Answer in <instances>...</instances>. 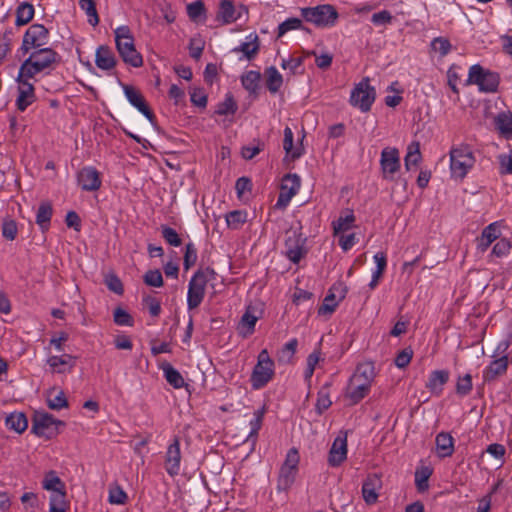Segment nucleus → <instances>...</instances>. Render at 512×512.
<instances>
[{
    "mask_svg": "<svg viewBox=\"0 0 512 512\" xmlns=\"http://www.w3.org/2000/svg\"><path fill=\"white\" fill-rule=\"evenodd\" d=\"M375 376V366L372 362L360 363L357 366L347 389V397L352 404H357L368 394Z\"/></svg>",
    "mask_w": 512,
    "mask_h": 512,
    "instance_id": "obj_1",
    "label": "nucleus"
},
{
    "mask_svg": "<svg viewBox=\"0 0 512 512\" xmlns=\"http://www.w3.org/2000/svg\"><path fill=\"white\" fill-rule=\"evenodd\" d=\"M59 62V56L51 48H40L30 54V56L21 64L19 71L20 77H32L51 69L54 64Z\"/></svg>",
    "mask_w": 512,
    "mask_h": 512,
    "instance_id": "obj_2",
    "label": "nucleus"
},
{
    "mask_svg": "<svg viewBox=\"0 0 512 512\" xmlns=\"http://www.w3.org/2000/svg\"><path fill=\"white\" fill-rule=\"evenodd\" d=\"M115 42L117 51L122 60L132 67H141L143 59L141 54L136 50L134 45V37L128 26H120L115 31Z\"/></svg>",
    "mask_w": 512,
    "mask_h": 512,
    "instance_id": "obj_3",
    "label": "nucleus"
},
{
    "mask_svg": "<svg viewBox=\"0 0 512 512\" xmlns=\"http://www.w3.org/2000/svg\"><path fill=\"white\" fill-rule=\"evenodd\" d=\"M450 169L453 177L463 179L475 164L470 146L461 144L450 150Z\"/></svg>",
    "mask_w": 512,
    "mask_h": 512,
    "instance_id": "obj_4",
    "label": "nucleus"
},
{
    "mask_svg": "<svg viewBox=\"0 0 512 512\" xmlns=\"http://www.w3.org/2000/svg\"><path fill=\"white\" fill-rule=\"evenodd\" d=\"M300 12L305 21L321 28L334 26L339 17L335 7L330 4L304 7L300 9Z\"/></svg>",
    "mask_w": 512,
    "mask_h": 512,
    "instance_id": "obj_5",
    "label": "nucleus"
},
{
    "mask_svg": "<svg viewBox=\"0 0 512 512\" xmlns=\"http://www.w3.org/2000/svg\"><path fill=\"white\" fill-rule=\"evenodd\" d=\"M213 269L198 270L190 279L187 293V306L189 310L196 309L204 299L205 287L210 277L214 276Z\"/></svg>",
    "mask_w": 512,
    "mask_h": 512,
    "instance_id": "obj_6",
    "label": "nucleus"
},
{
    "mask_svg": "<svg viewBox=\"0 0 512 512\" xmlns=\"http://www.w3.org/2000/svg\"><path fill=\"white\" fill-rule=\"evenodd\" d=\"M299 462L300 456L298 450L296 448L289 449L279 471L277 481V489L279 491H287L293 485L298 473Z\"/></svg>",
    "mask_w": 512,
    "mask_h": 512,
    "instance_id": "obj_7",
    "label": "nucleus"
},
{
    "mask_svg": "<svg viewBox=\"0 0 512 512\" xmlns=\"http://www.w3.org/2000/svg\"><path fill=\"white\" fill-rule=\"evenodd\" d=\"M499 81L500 78L497 73L486 70L479 64H475L469 69L467 83L478 85L479 90L482 92H496Z\"/></svg>",
    "mask_w": 512,
    "mask_h": 512,
    "instance_id": "obj_8",
    "label": "nucleus"
},
{
    "mask_svg": "<svg viewBox=\"0 0 512 512\" xmlns=\"http://www.w3.org/2000/svg\"><path fill=\"white\" fill-rule=\"evenodd\" d=\"M274 376V362L266 349H263L257 359L252 375L251 384L254 389L263 388Z\"/></svg>",
    "mask_w": 512,
    "mask_h": 512,
    "instance_id": "obj_9",
    "label": "nucleus"
},
{
    "mask_svg": "<svg viewBox=\"0 0 512 512\" xmlns=\"http://www.w3.org/2000/svg\"><path fill=\"white\" fill-rule=\"evenodd\" d=\"M64 425L63 421L56 419L52 414L37 412L33 417L31 432L39 437L51 439L59 433V426Z\"/></svg>",
    "mask_w": 512,
    "mask_h": 512,
    "instance_id": "obj_10",
    "label": "nucleus"
},
{
    "mask_svg": "<svg viewBox=\"0 0 512 512\" xmlns=\"http://www.w3.org/2000/svg\"><path fill=\"white\" fill-rule=\"evenodd\" d=\"M376 91L370 85L369 78L362 79L353 88L350 95V104L359 108L362 112H368L375 101Z\"/></svg>",
    "mask_w": 512,
    "mask_h": 512,
    "instance_id": "obj_11",
    "label": "nucleus"
},
{
    "mask_svg": "<svg viewBox=\"0 0 512 512\" xmlns=\"http://www.w3.org/2000/svg\"><path fill=\"white\" fill-rule=\"evenodd\" d=\"M49 31L42 24L31 25L24 34L21 49L27 53L32 48H40L48 43Z\"/></svg>",
    "mask_w": 512,
    "mask_h": 512,
    "instance_id": "obj_12",
    "label": "nucleus"
},
{
    "mask_svg": "<svg viewBox=\"0 0 512 512\" xmlns=\"http://www.w3.org/2000/svg\"><path fill=\"white\" fill-rule=\"evenodd\" d=\"M32 77H20V72L16 78L18 83V96L16 99V107L19 111L23 112L36 101L34 86L29 80Z\"/></svg>",
    "mask_w": 512,
    "mask_h": 512,
    "instance_id": "obj_13",
    "label": "nucleus"
},
{
    "mask_svg": "<svg viewBox=\"0 0 512 512\" xmlns=\"http://www.w3.org/2000/svg\"><path fill=\"white\" fill-rule=\"evenodd\" d=\"M383 178L392 180L393 176L400 169V156L396 148L386 147L381 152L380 159Z\"/></svg>",
    "mask_w": 512,
    "mask_h": 512,
    "instance_id": "obj_14",
    "label": "nucleus"
},
{
    "mask_svg": "<svg viewBox=\"0 0 512 512\" xmlns=\"http://www.w3.org/2000/svg\"><path fill=\"white\" fill-rule=\"evenodd\" d=\"M124 94L129 103L141 112L151 123L155 121V115L147 105L141 92L132 85L122 84Z\"/></svg>",
    "mask_w": 512,
    "mask_h": 512,
    "instance_id": "obj_15",
    "label": "nucleus"
},
{
    "mask_svg": "<svg viewBox=\"0 0 512 512\" xmlns=\"http://www.w3.org/2000/svg\"><path fill=\"white\" fill-rule=\"evenodd\" d=\"M77 182L84 191H97L102 184L100 173L92 166H86L77 173Z\"/></svg>",
    "mask_w": 512,
    "mask_h": 512,
    "instance_id": "obj_16",
    "label": "nucleus"
},
{
    "mask_svg": "<svg viewBox=\"0 0 512 512\" xmlns=\"http://www.w3.org/2000/svg\"><path fill=\"white\" fill-rule=\"evenodd\" d=\"M180 461V441L178 437H175L173 442L168 446L165 456V469L170 476L179 474Z\"/></svg>",
    "mask_w": 512,
    "mask_h": 512,
    "instance_id": "obj_17",
    "label": "nucleus"
},
{
    "mask_svg": "<svg viewBox=\"0 0 512 512\" xmlns=\"http://www.w3.org/2000/svg\"><path fill=\"white\" fill-rule=\"evenodd\" d=\"M382 488L381 478L377 474H369L362 485V496L366 504L373 505L378 500V491Z\"/></svg>",
    "mask_w": 512,
    "mask_h": 512,
    "instance_id": "obj_18",
    "label": "nucleus"
},
{
    "mask_svg": "<svg viewBox=\"0 0 512 512\" xmlns=\"http://www.w3.org/2000/svg\"><path fill=\"white\" fill-rule=\"evenodd\" d=\"M347 457V438L337 436L329 451L328 463L330 466H339Z\"/></svg>",
    "mask_w": 512,
    "mask_h": 512,
    "instance_id": "obj_19",
    "label": "nucleus"
},
{
    "mask_svg": "<svg viewBox=\"0 0 512 512\" xmlns=\"http://www.w3.org/2000/svg\"><path fill=\"white\" fill-rule=\"evenodd\" d=\"M493 360L483 371V380L484 382H492L495 381L498 377L504 375L508 369V356L495 357Z\"/></svg>",
    "mask_w": 512,
    "mask_h": 512,
    "instance_id": "obj_20",
    "label": "nucleus"
},
{
    "mask_svg": "<svg viewBox=\"0 0 512 512\" xmlns=\"http://www.w3.org/2000/svg\"><path fill=\"white\" fill-rule=\"evenodd\" d=\"M116 63V57L109 46L101 45L97 48L95 64L99 69L104 71L112 70L116 66Z\"/></svg>",
    "mask_w": 512,
    "mask_h": 512,
    "instance_id": "obj_21",
    "label": "nucleus"
},
{
    "mask_svg": "<svg viewBox=\"0 0 512 512\" xmlns=\"http://www.w3.org/2000/svg\"><path fill=\"white\" fill-rule=\"evenodd\" d=\"M258 318L259 317L256 315V308L249 305L238 324L237 330L239 335L244 338L251 335L254 332Z\"/></svg>",
    "mask_w": 512,
    "mask_h": 512,
    "instance_id": "obj_22",
    "label": "nucleus"
},
{
    "mask_svg": "<svg viewBox=\"0 0 512 512\" xmlns=\"http://www.w3.org/2000/svg\"><path fill=\"white\" fill-rule=\"evenodd\" d=\"M75 357L69 354L61 356H51L47 359V363L51 368L52 373L63 374L70 372L75 366Z\"/></svg>",
    "mask_w": 512,
    "mask_h": 512,
    "instance_id": "obj_23",
    "label": "nucleus"
},
{
    "mask_svg": "<svg viewBox=\"0 0 512 512\" xmlns=\"http://www.w3.org/2000/svg\"><path fill=\"white\" fill-rule=\"evenodd\" d=\"M500 230L497 222L489 224L485 227L480 235L477 238V249L480 252H485L488 247L499 238Z\"/></svg>",
    "mask_w": 512,
    "mask_h": 512,
    "instance_id": "obj_24",
    "label": "nucleus"
},
{
    "mask_svg": "<svg viewBox=\"0 0 512 512\" xmlns=\"http://www.w3.org/2000/svg\"><path fill=\"white\" fill-rule=\"evenodd\" d=\"M495 129L505 139H512V113L501 112L494 118Z\"/></svg>",
    "mask_w": 512,
    "mask_h": 512,
    "instance_id": "obj_25",
    "label": "nucleus"
},
{
    "mask_svg": "<svg viewBox=\"0 0 512 512\" xmlns=\"http://www.w3.org/2000/svg\"><path fill=\"white\" fill-rule=\"evenodd\" d=\"M436 449L439 457H449L454 452V440L449 433L441 432L436 436Z\"/></svg>",
    "mask_w": 512,
    "mask_h": 512,
    "instance_id": "obj_26",
    "label": "nucleus"
},
{
    "mask_svg": "<svg viewBox=\"0 0 512 512\" xmlns=\"http://www.w3.org/2000/svg\"><path fill=\"white\" fill-rule=\"evenodd\" d=\"M166 381L175 389H180L185 385L183 376L170 363L164 362L160 365Z\"/></svg>",
    "mask_w": 512,
    "mask_h": 512,
    "instance_id": "obj_27",
    "label": "nucleus"
},
{
    "mask_svg": "<svg viewBox=\"0 0 512 512\" xmlns=\"http://www.w3.org/2000/svg\"><path fill=\"white\" fill-rule=\"evenodd\" d=\"M448 380L449 372L447 370L432 371L428 382L426 383V388H428L431 392L440 393L442 391V386L445 385Z\"/></svg>",
    "mask_w": 512,
    "mask_h": 512,
    "instance_id": "obj_28",
    "label": "nucleus"
},
{
    "mask_svg": "<svg viewBox=\"0 0 512 512\" xmlns=\"http://www.w3.org/2000/svg\"><path fill=\"white\" fill-rule=\"evenodd\" d=\"M42 487L51 493L66 491L65 483L57 476L56 472L53 470L45 473L42 481Z\"/></svg>",
    "mask_w": 512,
    "mask_h": 512,
    "instance_id": "obj_29",
    "label": "nucleus"
},
{
    "mask_svg": "<svg viewBox=\"0 0 512 512\" xmlns=\"http://www.w3.org/2000/svg\"><path fill=\"white\" fill-rule=\"evenodd\" d=\"M248 39L249 41L243 42L238 47H235L233 52H242L248 60H251L258 53L259 39L258 36L253 33L248 36Z\"/></svg>",
    "mask_w": 512,
    "mask_h": 512,
    "instance_id": "obj_30",
    "label": "nucleus"
},
{
    "mask_svg": "<svg viewBox=\"0 0 512 512\" xmlns=\"http://www.w3.org/2000/svg\"><path fill=\"white\" fill-rule=\"evenodd\" d=\"M6 426L8 429L17 433H23L28 427V420L24 413L14 412L6 417Z\"/></svg>",
    "mask_w": 512,
    "mask_h": 512,
    "instance_id": "obj_31",
    "label": "nucleus"
},
{
    "mask_svg": "<svg viewBox=\"0 0 512 512\" xmlns=\"http://www.w3.org/2000/svg\"><path fill=\"white\" fill-rule=\"evenodd\" d=\"M239 16L235 15V7L230 0H222L220 2L219 11L217 13V20L222 21L223 24H229L238 19Z\"/></svg>",
    "mask_w": 512,
    "mask_h": 512,
    "instance_id": "obj_32",
    "label": "nucleus"
},
{
    "mask_svg": "<svg viewBox=\"0 0 512 512\" xmlns=\"http://www.w3.org/2000/svg\"><path fill=\"white\" fill-rule=\"evenodd\" d=\"M266 77V86L271 93H276L279 91L280 87L283 83L282 75L278 72V70L274 67H268L265 70Z\"/></svg>",
    "mask_w": 512,
    "mask_h": 512,
    "instance_id": "obj_33",
    "label": "nucleus"
},
{
    "mask_svg": "<svg viewBox=\"0 0 512 512\" xmlns=\"http://www.w3.org/2000/svg\"><path fill=\"white\" fill-rule=\"evenodd\" d=\"M53 209L49 202H42L38 208L36 215V223L40 226L42 231L48 229Z\"/></svg>",
    "mask_w": 512,
    "mask_h": 512,
    "instance_id": "obj_34",
    "label": "nucleus"
},
{
    "mask_svg": "<svg viewBox=\"0 0 512 512\" xmlns=\"http://www.w3.org/2000/svg\"><path fill=\"white\" fill-rule=\"evenodd\" d=\"M34 16V6L31 3L24 2L17 7L16 25L22 26L28 24Z\"/></svg>",
    "mask_w": 512,
    "mask_h": 512,
    "instance_id": "obj_35",
    "label": "nucleus"
},
{
    "mask_svg": "<svg viewBox=\"0 0 512 512\" xmlns=\"http://www.w3.org/2000/svg\"><path fill=\"white\" fill-rule=\"evenodd\" d=\"M298 340L296 338L287 342L277 353V360L279 363L288 364L292 361L296 353Z\"/></svg>",
    "mask_w": 512,
    "mask_h": 512,
    "instance_id": "obj_36",
    "label": "nucleus"
},
{
    "mask_svg": "<svg viewBox=\"0 0 512 512\" xmlns=\"http://www.w3.org/2000/svg\"><path fill=\"white\" fill-rule=\"evenodd\" d=\"M422 159L421 153H420V144L419 142H412L408 146V152L405 156V167L407 170H411L412 168H415L418 166Z\"/></svg>",
    "mask_w": 512,
    "mask_h": 512,
    "instance_id": "obj_37",
    "label": "nucleus"
},
{
    "mask_svg": "<svg viewBox=\"0 0 512 512\" xmlns=\"http://www.w3.org/2000/svg\"><path fill=\"white\" fill-rule=\"evenodd\" d=\"M261 74L258 71H248L241 77L243 87L251 94H256L259 88Z\"/></svg>",
    "mask_w": 512,
    "mask_h": 512,
    "instance_id": "obj_38",
    "label": "nucleus"
},
{
    "mask_svg": "<svg viewBox=\"0 0 512 512\" xmlns=\"http://www.w3.org/2000/svg\"><path fill=\"white\" fill-rule=\"evenodd\" d=\"M69 507L66 501V491H59L58 493H51L49 512H66Z\"/></svg>",
    "mask_w": 512,
    "mask_h": 512,
    "instance_id": "obj_39",
    "label": "nucleus"
},
{
    "mask_svg": "<svg viewBox=\"0 0 512 512\" xmlns=\"http://www.w3.org/2000/svg\"><path fill=\"white\" fill-rule=\"evenodd\" d=\"M286 255L293 262L298 263L304 255L302 246L298 244L297 239L289 237L285 242Z\"/></svg>",
    "mask_w": 512,
    "mask_h": 512,
    "instance_id": "obj_40",
    "label": "nucleus"
},
{
    "mask_svg": "<svg viewBox=\"0 0 512 512\" xmlns=\"http://www.w3.org/2000/svg\"><path fill=\"white\" fill-rule=\"evenodd\" d=\"M432 475V469L426 466H423L416 470L415 472V485L418 492L423 493L429 488V478Z\"/></svg>",
    "mask_w": 512,
    "mask_h": 512,
    "instance_id": "obj_41",
    "label": "nucleus"
},
{
    "mask_svg": "<svg viewBox=\"0 0 512 512\" xmlns=\"http://www.w3.org/2000/svg\"><path fill=\"white\" fill-rule=\"evenodd\" d=\"M55 392V389L53 388L51 391L48 392L47 396V405L52 410H61L63 408L68 407V401L65 396L64 391L59 390L58 393L53 396V393Z\"/></svg>",
    "mask_w": 512,
    "mask_h": 512,
    "instance_id": "obj_42",
    "label": "nucleus"
},
{
    "mask_svg": "<svg viewBox=\"0 0 512 512\" xmlns=\"http://www.w3.org/2000/svg\"><path fill=\"white\" fill-rule=\"evenodd\" d=\"M355 221V216L352 212L347 214L346 216H340L336 221L332 223L334 235H340L346 231H348Z\"/></svg>",
    "mask_w": 512,
    "mask_h": 512,
    "instance_id": "obj_43",
    "label": "nucleus"
},
{
    "mask_svg": "<svg viewBox=\"0 0 512 512\" xmlns=\"http://www.w3.org/2000/svg\"><path fill=\"white\" fill-rule=\"evenodd\" d=\"M300 188V178L296 174H287L282 181L281 190L294 196Z\"/></svg>",
    "mask_w": 512,
    "mask_h": 512,
    "instance_id": "obj_44",
    "label": "nucleus"
},
{
    "mask_svg": "<svg viewBox=\"0 0 512 512\" xmlns=\"http://www.w3.org/2000/svg\"><path fill=\"white\" fill-rule=\"evenodd\" d=\"M79 5L82 10L86 12L88 16V22L92 26H96L99 23V17L96 10V5L93 0H79Z\"/></svg>",
    "mask_w": 512,
    "mask_h": 512,
    "instance_id": "obj_45",
    "label": "nucleus"
},
{
    "mask_svg": "<svg viewBox=\"0 0 512 512\" xmlns=\"http://www.w3.org/2000/svg\"><path fill=\"white\" fill-rule=\"evenodd\" d=\"M283 148L287 154H291L292 159H297L302 155L300 149L293 150V132L289 127L284 129Z\"/></svg>",
    "mask_w": 512,
    "mask_h": 512,
    "instance_id": "obj_46",
    "label": "nucleus"
},
{
    "mask_svg": "<svg viewBox=\"0 0 512 512\" xmlns=\"http://www.w3.org/2000/svg\"><path fill=\"white\" fill-rule=\"evenodd\" d=\"M247 220V214L241 210H234L226 215V222L228 227L232 229H238Z\"/></svg>",
    "mask_w": 512,
    "mask_h": 512,
    "instance_id": "obj_47",
    "label": "nucleus"
},
{
    "mask_svg": "<svg viewBox=\"0 0 512 512\" xmlns=\"http://www.w3.org/2000/svg\"><path fill=\"white\" fill-rule=\"evenodd\" d=\"M339 301L335 292H330L324 298L323 304L320 306L318 313L320 315L331 314L335 311Z\"/></svg>",
    "mask_w": 512,
    "mask_h": 512,
    "instance_id": "obj_48",
    "label": "nucleus"
},
{
    "mask_svg": "<svg viewBox=\"0 0 512 512\" xmlns=\"http://www.w3.org/2000/svg\"><path fill=\"white\" fill-rule=\"evenodd\" d=\"M237 103L235 102L232 94L228 93L225 100L218 104L216 113L218 115L234 114L237 111Z\"/></svg>",
    "mask_w": 512,
    "mask_h": 512,
    "instance_id": "obj_49",
    "label": "nucleus"
},
{
    "mask_svg": "<svg viewBox=\"0 0 512 512\" xmlns=\"http://www.w3.org/2000/svg\"><path fill=\"white\" fill-rule=\"evenodd\" d=\"M332 404V401L329 397L328 385L322 387L318 392L317 402H316V411L319 415H321L325 410H327Z\"/></svg>",
    "mask_w": 512,
    "mask_h": 512,
    "instance_id": "obj_50",
    "label": "nucleus"
},
{
    "mask_svg": "<svg viewBox=\"0 0 512 512\" xmlns=\"http://www.w3.org/2000/svg\"><path fill=\"white\" fill-rule=\"evenodd\" d=\"M161 233L164 240L171 246L178 247L182 244V239L180 238L177 231L167 225L161 226Z\"/></svg>",
    "mask_w": 512,
    "mask_h": 512,
    "instance_id": "obj_51",
    "label": "nucleus"
},
{
    "mask_svg": "<svg viewBox=\"0 0 512 512\" xmlns=\"http://www.w3.org/2000/svg\"><path fill=\"white\" fill-rule=\"evenodd\" d=\"M472 390V376L465 374L459 377L456 383V393L460 396L468 395Z\"/></svg>",
    "mask_w": 512,
    "mask_h": 512,
    "instance_id": "obj_52",
    "label": "nucleus"
},
{
    "mask_svg": "<svg viewBox=\"0 0 512 512\" xmlns=\"http://www.w3.org/2000/svg\"><path fill=\"white\" fill-rule=\"evenodd\" d=\"M263 416H264V409H259L254 412V418L250 421L251 431L248 435V439H253V441H255V439L258 435V431L260 430V428L262 426Z\"/></svg>",
    "mask_w": 512,
    "mask_h": 512,
    "instance_id": "obj_53",
    "label": "nucleus"
},
{
    "mask_svg": "<svg viewBox=\"0 0 512 512\" xmlns=\"http://www.w3.org/2000/svg\"><path fill=\"white\" fill-rule=\"evenodd\" d=\"M114 322L120 326H133L134 320L132 316L124 309L118 307L113 313Z\"/></svg>",
    "mask_w": 512,
    "mask_h": 512,
    "instance_id": "obj_54",
    "label": "nucleus"
},
{
    "mask_svg": "<svg viewBox=\"0 0 512 512\" xmlns=\"http://www.w3.org/2000/svg\"><path fill=\"white\" fill-rule=\"evenodd\" d=\"M302 21L299 18H288L278 26V37H282L288 31L301 29Z\"/></svg>",
    "mask_w": 512,
    "mask_h": 512,
    "instance_id": "obj_55",
    "label": "nucleus"
},
{
    "mask_svg": "<svg viewBox=\"0 0 512 512\" xmlns=\"http://www.w3.org/2000/svg\"><path fill=\"white\" fill-rule=\"evenodd\" d=\"M197 261V249L193 243L186 244L184 254V269L189 270Z\"/></svg>",
    "mask_w": 512,
    "mask_h": 512,
    "instance_id": "obj_56",
    "label": "nucleus"
},
{
    "mask_svg": "<svg viewBox=\"0 0 512 512\" xmlns=\"http://www.w3.org/2000/svg\"><path fill=\"white\" fill-rule=\"evenodd\" d=\"M144 282L151 287H161L163 285V277L160 270H149L144 275Z\"/></svg>",
    "mask_w": 512,
    "mask_h": 512,
    "instance_id": "obj_57",
    "label": "nucleus"
},
{
    "mask_svg": "<svg viewBox=\"0 0 512 512\" xmlns=\"http://www.w3.org/2000/svg\"><path fill=\"white\" fill-rule=\"evenodd\" d=\"M431 47L435 52L443 57L446 56L451 50V44L448 39L443 37H437L431 42Z\"/></svg>",
    "mask_w": 512,
    "mask_h": 512,
    "instance_id": "obj_58",
    "label": "nucleus"
},
{
    "mask_svg": "<svg viewBox=\"0 0 512 512\" xmlns=\"http://www.w3.org/2000/svg\"><path fill=\"white\" fill-rule=\"evenodd\" d=\"M205 13V6L202 1H195L187 5V14L189 18L196 21L201 15Z\"/></svg>",
    "mask_w": 512,
    "mask_h": 512,
    "instance_id": "obj_59",
    "label": "nucleus"
},
{
    "mask_svg": "<svg viewBox=\"0 0 512 512\" xmlns=\"http://www.w3.org/2000/svg\"><path fill=\"white\" fill-rule=\"evenodd\" d=\"M512 245L509 240L502 238L494 246L491 252L492 256L503 257L507 255Z\"/></svg>",
    "mask_w": 512,
    "mask_h": 512,
    "instance_id": "obj_60",
    "label": "nucleus"
},
{
    "mask_svg": "<svg viewBox=\"0 0 512 512\" xmlns=\"http://www.w3.org/2000/svg\"><path fill=\"white\" fill-rule=\"evenodd\" d=\"M105 283L108 289L118 295L123 294V284L115 274H109L105 278Z\"/></svg>",
    "mask_w": 512,
    "mask_h": 512,
    "instance_id": "obj_61",
    "label": "nucleus"
},
{
    "mask_svg": "<svg viewBox=\"0 0 512 512\" xmlns=\"http://www.w3.org/2000/svg\"><path fill=\"white\" fill-rule=\"evenodd\" d=\"M413 351L411 348H405L400 351L395 358V365L398 368H405L411 361Z\"/></svg>",
    "mask_w": 512,
    "mask_h": 512,
    "instance_id": "obj_62",
    "label": "nucleus"
},
{
    "mask_svg": "<svg viewBox=\"0 0 512 512\" xmlns=\"http://www.w3.org/2000/svg\"><path fill=\"white\" fill-rule=\"evenodd\" d=\"M2 235L8 240H14L17 235V225L13 220H5L2 225Z\"/></svg>",
    "mask_w": 512,
    "mask_h": 512,
    "instance_id": "obj_63",
    "label": "nucleus"
},
{
    "mask_svg": "<svg viewBox=\"0 0 512 512\" xmlns=\"http://www.w3.org/2000/svg\"><path fill=\"white\" fill-rule=\"evenodd\" d=\"M512 344V334H509L505 339L501 340L496 346L493 357L508 356L507 351Z\"/></svg>",
    "mask_w": 512,
    "mask_h": 512,
    "instance_id": "obj_64",
    "label": "nucleus"
}]
</instances>
